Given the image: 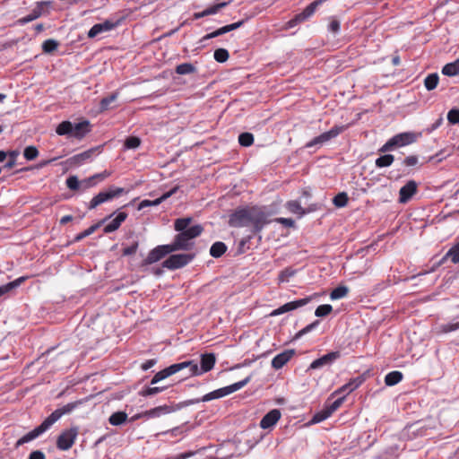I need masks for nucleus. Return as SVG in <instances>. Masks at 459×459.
<instances>
[{
    "label": "nucleus",
    "instance_id": "nucleus-1",
    "mask_svg": "<svg viewBox=\"0 0 459 459\" xmlns=\"http://www.w3.org/2000/svg\"><path fill=\"white\" fill-rule=\"evenodd\" d=\"M81 403V401H76L57 408L48 417H47L40 425L19 438L15 446L19 447L36 439L48 430L63 415L72 412Z\"/></svg>",
    "mask_w": 459,
    "mask_h": 459
},
{
    "label": "nucleus",
    "instance_id": "nucleus-2",
    "mask_svg": "<svg viewBox=\"0 0 459 459\" xmlns=\"http://www.w3.org/2000/svg\"><path fill=\"white\" fill-rule=\"evenodd\" d=\"M204 228L202 225L197 224L188 228L186 230L179 232L174 238L171 245L176 251L184 250L188 251L194 246L193 239L202 234Z\"/></svg>",
    "mask_w": 459,
    "mask_h": 459
},
{
    "label": "nucleus",
    "instance_id": "nucleus-3",
    "mask_svg": "<svg viewBox=\"0 0 459 459\" xmlns=\"http://www.w3.org/2000/svg\"><path fill=\"white\" fill-rule=\"evenodd\" d=\"M421 136V133L403 132L397 134L391 137L383 146L378 150L379 152L385 153L392 152L396 148L404 147L412 144Z\"/></svg>",
    "mask_w": 459,
    "mask_h": 459
},
{
    "label": "nucleus",
    "instance_id": "nucleus-4",
    "mask_svg": "<svg viewBox=\"0 0 459 459\" xmlns=\"http://www.w3.org/2000/svg\"><path fill=\"white\" fill-rule=\"evenodd\" d=\"M216 362L214 353H204L201 355L200 367L195 360H186L181 362L186 364L185 368H188L191 376H201L206 372L211 371Z\"/></svg>",
    "mask_w": 459,
    "mask_h": 459
},
{
    "label": "nucleus",
    "instance_id": "nucleus-5",
    "mask_svg": "<svg viewBox=\"0 0 459 459\" xmlns=\"http://www.w3.org/2000/svg\"><path fill=\"white\" fill-rule=\"evenodd\" d=\"M126 191L123 187L110 186L107 190L100 191L97 194L88 204V209L93 210L99 205L111 201L114 198L119 197L121 195L126 194Z\"/></svg>",
    "mask_w": 459,
    "mask_h": 459
},
{
    "label": "nucleus",
    "instance_id": "nucleus-6",
    "mask_svg": "<svg viewBox=\"0 0 459 459\" xmlns=\"http://www.w3.org/2000/svg\"><path fill=\"white\" fill-rule=\"evenodd\" d=\"M268 223H270L269 214L264 209L250 207V224L253 225L254 233L260 232Z\"/></svg>",
    "mask_w": 459,
    "mask_h": 459
},
{
    "label": "nucleus",
    "instance_id": "nucleus-7",
    "mask_svg": "<svg viewBox=\"0 0 459 459\" xmlns=\"http://www.w3.org/2000/svg\"><path fill=\"white\" fill-rule=\"evenodd\" d=\"M78 436V428L73 427L63 430L56 439V447L59 450H69L74 444Z\"/></svg>",
    "mask_w": 459,
    "mask_h": 459
},
{
    "label": "nucleus",
    "instance_id": "nucleus-8",
    "mask_svg": "<svg viewBox=\"0 0 459 459\" xmlns=\"http://www.w3.org/2000/svg\"><path fill=\"white\" fill-rule=\"evenodd\" d=\"M194 257L193 254L171 255L162 263V266L169 270H177L188 264Z\"/></svg>",
    "mask_w": 459,
    "mask_h": 459
},
{
    "label": "nucleus",
    "instance_id": "nucleus-9",
    "mask_svg": "<svg viewBox=\"0 0 459 459\" xmlns=\"http://www.w3.org/2000/svg\"><path fill=\"white\" fill-rule=\"evenodd\" d=\"M176 252L173 246L170 244L157 246L152 249L147 257L143 260V264L148 265L159 262L167 255Z\"/></svg>",
    "mask_w": 459,
    "mask_h": 459
},
{
    "label": "nucleus",
    "instance_id": "nucleus-10",
    "mask_svg": "<svg viewBox=\"0 0 459 459\" xmlns=\"http://www.w3.org/2000/svg\"><path fill=\"white\" fill-rule=\"evenodd\" d=\"M345 127L343 126H334L329 131L321 134L320 135L313 138L311 141L306 143V148H312L316 145H322L328 141L335 138L341 133L344 131Z\"/></svg>",
    "mask_w": 459,
    "mask_h": 459
},
{
    "label": "nucleus",
    "instance_id": "nucleus-11",
    "mask_svg": "<svg viewBox=\"0 0 459 459\" xmlns=\"http://www.w3.org/2000/svg\"><path fill=\"white\" fill-rule=\"evenodd\" d=\"M230 227L241 228L250 224V208L236 210L229 219Z\"/></svg>",
    "mask_w": 459,
    "mask_h": 459
},
{
    "label": "nucleus",
    "instance_id": "nucleus-12",
    "mask_svg": "<svg viewBox=\"0 0 459 459\" xmlns=\"http://www.w3.org/2000/svg\"><path fill=\"white\" fill-rule=\"evenodd\" d=\"M325 1L326 0H316L312 2L301 13L296 14L292 19H290L288 22V26L290 28H293L299 22L306 21L314 14L317 6Z\"/></svg>",
    "mask_w": 459,
    "mask_h": 459
},
{
    "label": "nucleus",
    "instance_id": "nucleus-13",
    "mask_svg": "<svg viewBox=\"0 0 459 459\" xmlns=\"http://www.w3.org/2000/svg\"><path fill=\"white\" fill-rule=\"evenodd\" d=\"M186 364H182L181 362L180 363H175V364H172L170 365L169 367L157 372L153 377L152 378L151 380V385H155L157 384L158 382L179 372L180 370L184 369L185 368V366Z\"/></svg>",
    "mask_w": 459,
    "mask_h": 459
},
{
    "label": "nucleus",
    "instance_id": "nucleus-14",
    "mask_svg": "<svg viewBox=\"0 0 459 459\" xmlns=\"http://www.w3.org/2000/svg\"><path fill=\"white\" fill-rule=\"evenodd\" d=\"M310 300H311V298L307 297V298H304V299H297V300H293V301L285 303L284 305L274 309L271 313V316H279V315L295 310L299 307H301L308 304L310 302Z\"/></svg>",
    "mask_w": 459,
    "mask_h": 459
},
{
    "label": "nucleus",
    "instance_id": "nucleus-15",
    "mask_svg": "<svg viewBox=\"0 0 459 459\" xmlns=\"http://www.w3.org/2000/svg\"><path fill=\"white\" fill-rule=\"evenodd\" d=\"M341 357V354L339 351H332L329 352L316 359H315L308 368V370L310 369H318L325 366L332 365L337 359Z\"/></svg>",
    "mask_w": 459,
    "mask_h": 459
},
{
    "label": "nucleus",
    "instance_id": "nucleus-16",
    "mask_svg": "<svg viewBox=\"0 0 459 459\" xmlns=\"http://www.w3.org/2000/svg\"><path fill=\"white\" fill-rule=\"evenodd\" d=\"M250 380H251V377L248 376L241 381H238L230 385L214 390V392H215L214 394L216 395L217 399L224 397L226 395H229V394L243 388L245 385H247L250 382Z\"/></svg>",
    "mask_w": 459,
    "mask_h": 459
},
{
    "label": "nucleus",
    "instance_id": "nucleus-17",
    "mask_svg": "<svg viewBox=\"0 0 459 459\" xmlns=\"http://www.w3.org/2000/svg\"><path fill=\"white\" fill-rule=\"evenodd\" d=\"M417 192V183L414 180L408 181L399 191V202L407 203Z\"/></svg>",
    "mask_w": 459,
    "mask_h": 459
},
{
    "label": "nucleus",
    "instance_id": "nucleus-18",
    "mask_svg": "<svg viewBox=\"0 0 459 459\" xmlns=\"http://www.w3.org/2000/svg\"><path fill=\"white\" fill-rule=\"evenodd\" d=\"M178 186H176L175 187H173L172 189H170L169 191L164 193L161 196H160L159 198H156L155 200L153 201H151V200H147V199H144L139 204H138V210L141 211L146 207H150V206H156V205H159L160 204H161L163 201L167 200L168 198H169L171 195H173L178 190Z\"/></svg>",
    "mask_w": 459,
    "mask_h": 459
},
{
    "label": "nucleus",
    "instance_id": "nucleus-19",
    "mask_svg": "<svg viewBox=\"0 0 459 459\" xmlns=\"http://www.w3.org/2000/svg\"><path fill=\"white\" fill-rule=\"evenodd\" d=\"M281 419V411L278 409L271 410L260 420L259 426L264 429H269L275 425Z\"/></svg>",
    "mask_w": 459,
    "mask_h": 459
},
{
    "label": "nucleus",
    "instance_id": "nucleus-20",
    "mask_svg": "<svg viewBox=\"0 0 459 459\" xmlns=\"http://www.w3.org/2000/svg\"><path fill=\"white\" fill-rule=\"evenodd\" d=\"M49 4V2L42 1L38 2L36 7L31 11V13L19 20V22L21 24H26L28 22H30L39 17H40L43 13V10L45 6H48Z\"/></svg>",
    "mask_w": 459,
    "mask_h": 459
},
{
    "label": "nucleus",
    "instance_id": "nucleus-21",
    "mask_svg": "<svg viewBox=\"0 0 459 459\" xmlns=\"http://www.w3.org/2000/svg\"><path fill=\"white\" fill-rule=\"evenodd\" d=\"M91 123L89 120H83L77 124H73V137L82 140L91 132Z\"/></svg>",
    "mask_w": 459,
    "mask_h": 459
},
{
    "label": "nucleus",
    "instance_id": "nucleus-22",
    "mask_svg": "<svg viewBox=\"0 0 459 459\" xmlns=\"http://www.w3.org/2000/svg\"><path fill=\"white\" fill-rule=\"evenodd\" d=\"M294 350H286L277 354L272 360V367L275 369L281 368L294 355Z\"/></svg>",
    "mask_w": 459,
    "mask_h": 459
},
{
    "label": "nucleus",
    "instance_id": "nucleus-23",
    "mask_svg": "<svg viewBox=\"0 0 459 459\" xmlns=\"http://www.w3.org/2000/svg\"><path fill=\"white\" fill-rule=\"evenodd\" d=\"M126 212H118L117 215L110 222L105 225L103 232L105 234H108L117 230L120 228L121 224L126 220Z\"/></svg>",
    "mask_w": 459,
    "mask_h": 459
},
{
    "label": "nucleus",
    "instance_id": "nucleus-24",
    "mask_svg": "<svg viewBox=\"0 0 459 459\" xmlns=\"http://www.w3.org/2000/svg\"><path fill=\"white\" fill-rule=\"evenodd\" d=\"M116 22L110 21H105L102 23H97L90 29L88 32V37L94 38L102 32L109 31L113 30L116 27Z\"/></svg>",
    "mask_w": 459,
    "mask_h": 459
},
{
    "label": "nucleus",
    "instance_id": "nucleus-25",
    "mask_svg": "<svg viewBox=\"0 0 459 459\" xmlns=\"http://www.w3.org/2000/svg\"><path fill=\"white\" fill-rule=\"evenodd\" d=\"M115 214V212H113L112 214L110 215H108L106 216L104 219L100 220V221H98L97 223L91 225V227H89L87 230H83L82 232L77 234L74 238V242H79L81 240H82L84 238L91 235L93 232H95L101 225H103L107 221H108L113 215Z\"/></svg>",
    "mask_w": 459,
    "mask_h": 459
},
{
    "label": "nucleus",
    "instance_id": "nucleus-26",
    "mask_svg": "<svg viewBox=\"0 0 459 459\" xmlns=\"http://www.w3.org/2000/svg\"><path fill=\"white\" fill-rule=\"evenodd\" d=\"M230 3V1L221 2V3H218L216 4H213V5L210 6V7H208V8L204 9L202 12L195 13H194V18L195 20H197V19H201L203 17L208 16V15L215 14L219 11H221L222 8L226 7Z\"/></svg>",
    "mask_w": 459,
    "mask_h": 459
},
{
    "label": "nucleus",
    "instance_id": "nucleus-27",
    "mask_svg": "<svg viewBox=\"0 0 459 459\" xmlns=\"http://www.w3.org/2000/svg\"><path fill=\"white\" fill-rule=\"evenodd\" d=\"M94 152H95V149L87 150L79 154L74 155L73 157H71L68 160V161L70 162L71 165L81 166L85 161L91 160L92 158V155L94 154Z\"/></svg>",
    "mask_w": 459,
    "mask_h": 459
},
{
    "label": "nucleus",
    "instance_id": "nucleus-28",
    "mask_svg": "<svg viewBox=\"0 0 459 459\" xmlns=\"http://www.w3.org/2000/svg\"><path fill=\"white\" fill-rule=\"evenodd\" d=\"M173 411V409L168 405H161L151 410L145 411L143 416L146 418H157L163 414H168Z\"/></svg>",
    "mask_w": 459,
    "mask_h": 459
},
{
    "label": "nucleus",
    "instance_id": "nucleus-29",
    "mask_svg": "<svg viewBox=\"0 0 459 459\" xmlns=\"http://www.w3.org/2000/svg\"><path fill=\"white\" fill-rule=\"evenodd\" d=\"M27 279H28L27 276H22V277H19L16 280L11 281V282H8L6 284L1 285L0 286V298L2 296H4V295L9 293L13 290L16 289L17 287H19Z\"/></svg>",
    "mask_w": 459,
    "mask_h": 459
},
{
    "label": "nucleus",
    "instance_id": "nucleus-30",
    "mask_svg": "<svg viewBox=\"0 0 459 459\" xmlns=\"http://www.w3.org/2000/svg\"><path fill=\"white\" fill-rule=\"evenodd\" d=\"M445 259H450L455 264H459V238H456L455 243L445 254Z\"/></svg>",
    "mask_w": 459,
    "mask_h": 459
},
{
    "label": "nucleus",
    "instance_id": "nucleus-31",
    "mask_svg": "<svg viewBox=\"0 0 459 459\" xmlns=\"http://www.w3.org/2000/svg\"><path fill=\"white\" fill-rule=\"evenodd\" d=\"M56 133L58 135H66L73 137V123L66 120L61 122L56 128Z\"/></svg>",
    "mask_w": 459,
    "mask_h": 459
},
{
    "label": "nucleus",
    "instance_id": "nucleus-32",
    "mask_svg": "<svg viewBox=\"0 0 459 459\" xmlns=\"http://www.w3.org/2000/svg\"><path fill=\"white\" fill-rule=\"evenodd\" d=\"M227 251V246L221 241L213 243L210 248V255L214 258L221 257Z\"/></svg>",
    "mask_w": 459,
    "mask_h": 459
},
{
    "label": "nucleus",
    "instance_id": "nucleus-33",
    "mask_svg": "<svg viewBox=\"0 0 459 459\" xmlns=\"http://www.w3.org/2000/svg\"><path fill=\"white\" fill-rule=\"evenodd\" d=\"M442 74L447 76L457 75L459 74V58L445 65L442 68Z\"/></svg>",
    "mask_w": 459,
    "mask_h": 459
},
{
    "label": "nucleus",
    "instance_id": "nucleus-34",
    "mask_svg": "<svg viewBox=\"0 0 459 459\" xmlns=\"http://www.w3.org/2000/svg\"><path fill=\"white\" fill-rule=\"evenodd\" d=\"M403 379V374L400 371H392L388 373L385 377V383L388 386H393Z\"/></svg>",
    "mask_w": 459,
    "mask_h": 459
},
{
    "label": "nucleus",
    "instance_id": "nucleus-35",
    "mask_svg": "<svg viewBox=\"0 0 459 459\" xmlns=\"http://www.w3.org/2000/svg\"><path fill=\"white\" fill-rule=\"evenodd\" d=\"M394 160V155L385 154V155L379 156L375 160V165L377 168H386V167L391 166L393 164Z\"/></svg>",
    "mask_w": 459,
    "mask_h": 459
},
{
    "label": "nucleus",
    "instance_id": "nucleus-36",
    "mask_svg": "<svg viewBox=\"0 0 459 459\" xmlns=\"http://www.w3.org/2000/svg\"><path fill=\"white\" fill-rule=\"evenodd\" d=\"M127 420V414L124 411H117L110 415L108 421L113 426H119Z\"/></svg>",
    "mask_w": 459,
    "mask_h": 459
},
{
    "label": "nucleus",
    "instance_id": "nucleus-37",
    "mask_svg": "<svg viewBox=\"0 0 459 459\" xmlns=\"http://www.w3.org/2000/svg\"><path fill=\"white\" fill-rule=\"evenodd\" d=\"M196 72V67L191 63H183L176 66L178 74H190Z\"/></svg>",
    "mask_w": 459,
    "mask_h": 459
},
{
    "label": "nucleus",
    "instance_id": "nucleus-38",
    "mask_svg": "<svg viewBox=\"0 0 459 459\" xmlns=\"http://www.w3.org/2000/svg\"><path fill=\"white\" fill-rule=\"evenodd\" d=\"M333 413L330 412L329 409L325 406L321 411L314 414L311 421L313 423H319L328 419Z\"/></svg>",
    "mask_w": 459,
    "mask_h": 459
},
{
    "label": "nucleus",
    "instance_id": "nucleus-39",
    "mask_svg": "<svg viewBox=\"0 0 459 459\" xmlns=\"http://www.w3.org/2000/svg\"><path fill=\"white\" fill-rule=\"evenodd\" d=\"M192 221L191 217H186V218H178L174 222V229L175 230L178 232H182L186 230L188 228V225Z\"/></svg>",
    "mask_w": 459,
    "mask_h": 459
},
{
    "label": "nucleus",
    "instance_id": "nucleus-40",
    "mask_svg": "<svg viewBox=\"0 0 459 459\" xmlns=\"http://www.w3.org/2000/svg\"><path fill=\"white\" fill-rule=\"evenodd\" d=\"M438 74H430L424 80V85L428 91L434 90L438 83Z\"/></svg>",
    "mask_w": 459,
    "mask_h": 459
},
{
    "label": "nucleus",
    "instance_id": "nucleus-41",
    "mask_svg": "<svg viewBox=\"0 0 459 459\" xmlns=\"http://www.w3.org/2000/svg\"><path fill=\"white\" fill-rule=\"evenodd\" d=\"M364 381L365 377L362 375L351 378L347 384H345V387H348V394L360 386Z\"/></svg>",
    "mask_w": 459,
    "mask_h": 459
},
{
    "label": "nucleus",
    "instance_id": "nucleus-42",
    "mask_svg": "<svg viewBox=\"0 0 459 459\" xmlns=\"http://www.w3.org/2000/svg\"><path fill=\"white\" fill-rule=\"evenodd\" d=\"M349 292V289L346 286H338L333 289L330 293L331 299H340L344 298Z\"/></svg>",
    "mask_w": 459,
    "mask_h": 459
},
{
    "label": "nucleus",
    "instance_id": "nucleus-43",
    "mask_svg": "<svg viewBox=\"0 0 459 459\" xmlns=\"http://www.w3.org/2000/svg\"><path fill=\"white\" fill-rule=\"evenodd\" d=\"M287 208L290 212L299 214V216H303L306 213L299 202L296 200L288 202Z\"/></svg>",
    "mask_w": 459,
    "mask_h": 459
},
{
    "label": "nucleus",
    "instance_id": "nucleus-44",
    "mask_svg": "<svg viewBox=\"0 0 459 459\" xmlns=\"http://www.w3.org/2000/svg\"><path fill=\"white\" fill-rule=\"evenodd\" d=\"M118 97V92H113L109 96L103 98L100 103V108L101 111L107 110L110 108V104L114 102Z\"/></svg>",
    "mask_w": 459,
    "mask_h": 459
},
{
    "label": "nucleus",
    "instance_id": "nucleus-45",
    "mask_svg": "<svg viewBox=\"0 0 459 459\" xmlns=\"http://www.w3.org/2000/svg\"><path fill=\"white\" fill-rule=\"evenodd\" d=\"M58 46H59V43L57 40L49 39L43 42L42 49H43V52L49 54V53H52L55 50H56Z\"/></svg>",
    "mask_w": 459,
    "mask_h": 459
},
{
    "label": "nucleus",
    "instance_id": "nucleus-46",
    "mask_svg": "<svg viewBox=\"0 0 459 459\" xmlns=\"http://www.w3.org/2000/svg\"><path fill=\"white\" fill-rule=\"evenodd\" d=\"M238 143L241 146L248 147L254 143V135L251 133H242L238 135Z\"/></svg>",
    "mask_w": 459,
    "mask_h": 459
},
{
    "label": "nucleus",
    "instance_id": "nucleus-47",
    "mask_svg": "<svg viewBox=\"0 0 459 459\" xmlns=\"http://www.w3.org/2000/svg\"><path fill=\"white\" fill-rule=\"evenodd\" d=\"M348 201H349V198L345 192L339 193L333 199V203L336 207L346 206L348 204Z\"/></svg>",
    "mask_w": 459,
    "mask_h": 459
},
{
    "label": "nucleus",
    "instance_id": "nucleus-48",
    "mask_svg": "<svg viewBox=\"0 0 459 459\" xmlns=\"http://www.w3.org/2000/svg\"><path fill=\"white\" fill-rule=\"evenodd\" d=\"M214 59L219 63H224L229 59V52L225 48H218L213 54Z\"/></svg>",
    "mask_w": 459,
    "mask_h": 459
},
{
    "label": "nucleus",
    "instance_id": "nucleus-49",
    "mask_svg": "<svg viewBox=\"0 0 459 459\" xmlns=\"http://www.w3.org/2000/svg\"><path fill=\"white\" fill-rule=\"evenodd\" d=\"M166 386L146 387L140 392L142 396H152L166 390Z\"/></svg>",
    "mask_w": 459,
    "mask_h": 459
},
{
    "label": "nucleus",
    "instance_id": "nucleus-50",
    "mask_svg": "<svg viewBox=\"0 0 459 459\" xmlns=\"http://www.w3.org/2000/svg\"><path fill=\"white\" fill-rule=\"evenodd\" d=\"M333 311V307L329 304L320 305L316 307L315 315L317 317H323L329 315Z\"/></svg>",
    "mask_w": 459,
    "mask_h": 459
},
{
    "label": "nucleus",
    "instance_id": "nucleus-51",
    "mask_svg": "<svg viewBox=\"0 0 459 459\" xmlns=\"http://www.w3.org/2000/svg\"><path fill=\"white\" fill-rule=\"evenodd\" d=\"M65 184L70 190L75 191L81 189V181H79L76 176L68 177L66 178Z\"/></svg>",
    "mask_w": 459,
    "mask_h": 459
},
{
    "label": "nucleus",
    "instance_id": "nucleus-52",
    "mask_svg": "<svg viewBox=\"0 0 459 459\" xmlns=\"http://www.w3.org/2000/svg\"><path fill=\"white\" fill-rule=\"evenodd\" d=\"M39 155V151L35 146H27L23 151V156L28 160L36 159Z\"/></svg>",
    "mask_w": 459,
    "mask_h": 459
},
{
    "label": "nucleus",
    "instance_id": "nucleus-53",
    "mask_svg": "<svg viewBox=\"0 0 459 459\" xmlns=\"http://www.w3.org/2000/svg\"><path fill=\"white\" fill-rule=\"evenodd\" d=\"M19 155L18 151H11L7 152V157L9 158L7 162L4 164V168L10 169L16 165V159Z\"/></svg>",
    "mask_w": 459,
    "mask_h": 459
},
{
    "label": "nucleus",
    "instance_id": "nucleus-54",
    "mask_svg": "<svg viewBox=\"0 0 459 459\" xmlns=\"http://www.w3.org/2000/svg\"><path fill=\"white\" fill-rule=\"evenodd\" d=\"M141 140L137 136H129L125 141V147L126 149H136L140 146Z\"/></svg>",
    "mask_w": 459,
    "mask_h": 459
},
{
    "label": "nucleus",
    "instance_id": "nucleus-55",
    "mask_svg": "<svg viewBox=\"0 0 459 459\" xmlns=\"http://www.w3.org/2000/svg\"><path fill=\"white\" fill-rule=\"evenodd\" d=\"M295 274V271L291 268H286L280 272L278 275V280L280 282H287L290 278Z\"/></svg>",
    "mask_w": 459,
    "mask_h": 459
},
{
    "label": "nucleus",
    "instance_id": "nucleus-56",
    "mask_svg": "<svg viewBox=\"0 0 459 459\" xmlns=\"http://www.w3.org/2000/svg\"><path fill=\"white\" fill-rule=\"evenodd\" d=\"M319 325V321L318 320H316L314 321L313 323L307 325L306 327H304L303 329H301L300 331H299L296 335H295V339H299L300 337H302L303 335L307 334V333L311 332L312 330H314L317 325Z\"/></svg>",
    "mask_w": 459,
    "mask_h": 459
},
{
    "label": "nucleus",
    "instance_id": "nucleus-57",
    "mask_svg": "<svg viewBox=\"0 0 459 459\" xmlns=\"http://www.w3.org/2000/svg\"><path fill=\"white\" fill-rule=\"evenodd\" d=\"M138 241H134V243L131 246L123 248L122 255L125 256L134 255L138 249Z\"/></svg>",
    "mask_w": 459,
    "mask_h": 459
},
{
    "label": "nucleus",
    "instance_id": "nucleus-58",
    "mask_svg": "<svg viewBox=\"0 0 459 459\" xmlns=\"http://www.w3.org/2000/svg\"><path fill=\"white\" fill-rule=\"evenodd\" d=\"M345 396L340 397L336 399L330 404H326L325 406L329 409L330 412L333 413L344 402Z\"/></svg>",
    "mask_w": 459,
    "mask_h": 459
},
{
    "label": "nucleus",
    "instance_id": "nucleus-59",
    "mask_svg": "<svg viewBox=\"0 0 459 459\" xmlns=\"http://www.w3.org/2000/svg\"><path fill=\"white\" fill-rule=\"evenodd\" d=\"M97 184L95 183L92 177L81 180V190L85 191L91 187L95 186Z\"/></svg>",
    "mask_w": 459,
    "mask_h": 459
},
{
    "label": "nucleus",
    "instance_id": "nucleus-60",
    "mask_svg": "<svg viewBox=\"0 0 459 459\" xmlns=\"http://www.w3.org/2000/svg\"><path fill=\"white\" fill-rule=\"evenodd\" d=\"M447 119L451 124L459 123V110L458 109H451L447 114Z\"/></svg>",
    "mask_w": 459,
    "mask_h": 459
},
{
    "label": "nucleus",
    "instance_id": "nucleus-61",
    "mask_svg": "<svg viewBox=\"0 0 459 459\" xmlns=\"http://www.w3.org/2000/svg\"><path fill=\"white\" fill-rule=\"evenodd\" d=\"M110 175H111L110 171L104 170V171H102L100 173L94 174L91 177L94 179L95 183L98 184L99 182L104 181Z\"/></svg>",
    "mask_w": 459,
    "mask_h": 459
},
{
    "label": "nucleus",
    "instance_id": "nucleus-62",
    "mask_svg": "<svg viewBox=\"0 0 459 459\" xmlns=\"http://www.w3.org/2000/svg\"><path fill=\"white\" fill-rule=\"evenodd\" d=\"M419 159L416 155L408 156L403 159V164L406 167H414L418 164Z\"/></svg>",
    "mask_w": 459,
    "mask_h": 459
},
{
    "label": "nucleus",
    "instance_id": "nucleus-63",
    "mask_svg": "<svg viewBox=\"0 0 459 459\" xmlns=\"http://www.w3.org/2000/svg\"><path fill=\"white\" fill-rule=\"evenodd\" d=\"M214 394H215L214 391L210 392V393L206 394L205 395H204L202 398L192 400L189 403H200V402H209V401L217 399L216 395Z\"/></svg>",
    "mask_w": 459,
    "mask_h": 459
},
{
    "label": "nucleus",
    "instance_id": "nucleus-64",
    "mask_svg": "<svg viewBox=\"0 0 459 459\" xmlns=\"http://www.w3.org/2000/svg\"><path fill=\"white\" fill-rule=\"evenodd\" d=\"M443 333H450L459 329V321L455 323H448L441 326Z\"/></svg>",
    "mask_w": 459,
    "mask_h": 459
}]
</instances>
